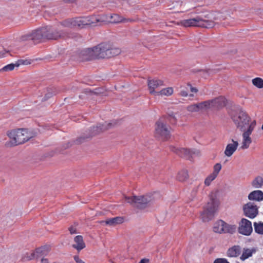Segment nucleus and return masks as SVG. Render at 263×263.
<instances>
[{
  "label": "nucleus",
  "instance_id": "f257e3e1",
  "mask_svg": "<svg viewBox=\"0 0 263 263\" xmlns=\"http://www.w3.org/2000/svg\"><path fill=\"white\" fill-rule=\"evenodd\" d=\"M61 23L57 27L46 26L32 31L30 37L32 40L41 41L45 40H58L69 37L68 33L62 29Z\"/></svg>",
  "mask_w": 263,
  "mask_h": 263
},
{
  "label": "nucleus",
  "instance_id": "f03ea898",
  "mask_svg": "<svg viewBox=\"0 0 263 263\" xmlns=\"http://www.w3.org/2000/svg\"><path fill=\"white\" fill-rule=\"evenodd\" d=\"M217 20L216 13L206 12L197 15L194 18L183 20L177 23L178 25L184 27H201L211 28L215 26Z\"/></svg>",
  "mask_w": 263,
  "mask_h": 263
},
{
  "label": "nucleus",
  "instance_id": "7ed1b4c3",
  "mask_svg": "<svg viewBox=\"0 0 263 263\" xmlns=\"http://www.w3.org/2000/svg\"><path fill=\"white\" fill-rule=\"evenodd\" d=\"M6 134L10 140L6 143L9 147L23 144L33 137L32 133L23 128L10 130L7 132Z\"/></svg>",
  "mask_w": 263,
  "mask_h": 263
},
{
  "label": "nucleus",
  "instance_id": "20e7f679",
  "mask_svg": "<svg viewBox=\"0 0 263 263\" xmlns=\"http://www.w3.org/2000/svg\"><path fill=\"white\" fill-rule=\"evenodd\" d=\"M218 191L216 190L212 192L210 194V201L201 214V218L203 221L207 222L211 220L214 217L215 213L217 211L220 204L218 198Z\"/></svg>",
  "mask_w": 263,
  "mask_h": 263
},
{
  "label": "nucleus",
  "instance_id": "39448f33",
  "mask_svg": "<svg viewBox=\"0 0 263 263\" xmlns=\"http://www.w3.org/2000/svg\"><path fill=\"white\" fill-rule=\"evenodd\" d=\"M98 59H109L118 55L121 52L120 48L109 43H102L96 46Z\"/></svg>",
  "mask_w": 263,
  "mask_h": 263
},
{
  "label": "nucleus",
  "instance_id": "423d86ee",
  "mask_svg": "<svg viewBox=\"0 0 263 263\" xmlns=\"http://www.w3.org/2000/svg\"><path fill=\"white\" fill-rule=\"evenodd\" d=\"M230 116L235 125L240 130H245L252 122L250 117L241 109L232 111Z\"/></svg>",
  "mask_w": 263,
  "mask_h": 263
},
{
  "label": "nucleus",
  "instance_id": "0eeeda50",
  "mask_svg": "<svg viewBox=\"0 0 263 263\" xmlns=\"http://www.w3.org/2000/svg\"><path fill=\"white\" fill-rule=\"evenodd\" d=\"M153 201L150 196L126 197L125 201L138 209H144Z\"/></svg>",
  "mask_w": 263,
  "mask_h": 263
},
{
  "label": "nucleus",
  "instance_id": "6e6552de",
  "mask_svg": "<svg viewBox=\"0 0 263 263\" xmlns=\"http://www.w3.org/2000/svg\"><path fill=\"white\" fill-rule=\"evenodd\" d=\"M171 128L166 124L159 120L156 123L155 136L162 140L165 141L171 137Z\"/></svg>",
  "mask_w": 263,
  "mask_h": 263
},
{
  "label": "nucleus",
  "instance_id": "1a4fd4ad",
  "mask_svg": "<svg viewBox=\"0 0 263 263\" xmlns=\"http://www.w3.org/2000/svg\"><path fill=\"white\" fill-rule=\"evenodd\" d=\"M87 21L86 16L76 17L63 21L61 22V26L67 28L78 27L83 28L87 26Z\"/></svg>",
  "mask_w": 263,
  "mask_h": 263
},
{
  "label": "nucleus",
  "instance_id": "9d476101",
  "mask_svg": "<svg viewBox=\"0 0 263 263\" xmlns=\"http://www.w3.org/2000/svg\"><path fill=\"white\" fill-rule=\"evenodd\" d=\"M256 125V122L255 120H253V121L250 123L249 126L247 127V130H242L243 132L242 134V142L240 147L242 149H246L249 147L252 142L250 135L255 127Z\"/></svg>",
  "mask_w": 263,
  "mask_h": 263
},
{
  "label": "nucleus",
  "instance_id": "9b49d317",
  "mask_svg": "<svg viewBox=\"0 0 263 263\" xmlns=\"http://www.w3.org/2000/svg\"><path fill=\"white\" fill-rule=\"evenodd\" d=\"M238 233L241 235L249 236L253 232L252 222L246 218H242L238 222L237 228Z\"/></svg>",
  "mask_w": 263,
  "mask_h": 263
},
{
  "label": "nucleus",
  "instance_id": "f8f14e48",
  "mask_svg": "<svg viewBox=\"0 0 263 263\" xmlns=\"http://www.w3.org/2000/svg\"><path fill=\"white\" fill-rule=\"evenodd\" d=\"M96 46L82 50L79 54L80 58L83 61H91L98 59Z\"/></svg>",
  "mask_w": 263,
  "mask_h": 263
},
{
  "label": "nucleus",
  "instance_id": "ddd939ff",
  "mask_svg": "<svg viewBox=\"0 0 263 263\" xmlns=\"http://www.w3.org/2000/svg\"><path fill=\"white\" fill-rule=\"evenodd\" d=\"M244 215L251 219L255 218L258 214V208L254 203L248 202L243 206Z\"/></svg>",
  "mask_w": 263,
  "mask_h": 263
},
{
  "label": "nucleus",
  "instance_id": "4468645a",
  "mask_svg": "<svg viewBox=\"0 0 263 263\" xmlns=\"http://www.w3.org/2000/svg\"><path fill=\"white\" fill-rule=\"evenodd\" d=\"M170 149L181 157L189 159L192 158L193 156L195 154V152L193 150L185 148L177 147L174 146H171Z\"/></svg>",
  "mask_w": 263,
  "mask_h": 263
},
{
  "label": "nucleus",
  "instance_id": "2eb2a0df",
  "mask_svg": "<svg viewBox=\"0 0 263 263\" xmlns=\"http://www.w3.org/2000/svg\"><path fill=\"white\" fill-rule=\"evenodd\" d=\"M164 85V82L159 79H152L148 80V87L150 94L157 96L158 91L155 90L158 87Z\"/></svg>",
  "mask_w": 263,
  "mask_h": 263
},
{
  "label": "nucleus",
  "instance_id": "dca6fc26",
  "mask_svg": "<svg viewBox=\"0 0 263 263\" xmlns=\"http://www.w3.org/2000/svg\"><path fill=\"white\" fill-rule=\"evenodd\" d=\"M205 102L208 103L207 104V109L212 107L220 108L226 105V99L223 97H219L211 100L205 101Z\"/></svg>",
  "mask_w": 263,
  "mask_h": 263
},
{
  "label": "nucleus",
  "instance_id": "f3484780",
  "mask_svg": "<svg viewBox=\"0 0 263 263\" xmlns=\"http://www.w3.org/2000/svg\"><path fill=\"white\" fill-rule=\"evenodd\" d=\"M48 249L47 247L44 246L37 248L35 251L32 252L29 256L28 259L31 260L34 259H38L45 255L48 253Z\"/></svg>",
  "mask_w": 263,
  "mask_h": 263
},
{
  "label": "nucleus",
  "instance_id": "a211bd4d",
  "mask_svg": "<svg viewBox=\"0 0 263 263\" xmlns=\"http://www.w3.org/2000/svg\"><path fill=\"white\" fill-rule=\"evenodd\" d=\"M231 143H228L226 147L224 153L227 157H231L236 152L238 146V142L233 139L231 140Z\"/></svg>",
  "mask_w": 263,
  "mask_h": 263
},
{
  "label": "nucleus",
  "instance_id": "6ab92c4d",
  "mask_svg": "<svg viewBox=\"0 0 263 263\" xmlns=\"http://www.w3.org/2000/svg\"><path fill=\"white\" fill-rule=\"evenodd\" d=\"M72 247L78 252L84 249L86 247V244L84 241L83 236L81 235H77L74 237Z\"/></svg>",
  "mask_w": 263,
  "mask_h": 263
},
{
  "label": "nucleus",
  "instance_id": "aec40b11",
  "mask_svg": "<svg viewBox=\"0 0 263 263\" xmlns=\"http://www.w3.org/2000/svg\"><path fill=\"white\" fill-rule=\"evenodd\" d=\"M207 104L208 103L205 102V101L191 104L186 107L187 111L190 112H198L202 110L207 109Z\"/></svg>",
  "mask_w": 263,
  "mask_h": 263
},
{
  "label": "nucleus",
  "instance_id": "412c9836",
  "mask_svg": "<svg viewBox=\"0 0 263 263\" xmlns=\"http://www.w3.org/2000/svg\"><path fill=\"white\" fill-rule=\"evenodd\" d=\"M123 222L124 218L120 216L108 218L105 220L98 221V222L101 224L105 223L106 225H108L109 226H115L117 224L122 223Z\"/></svg>",
  "mask_w": 263,
  "mask_h": 263
},
{
  "label": "nucleus",
  "instance_id": "4be33fe9",
  "mask_svg": "<svg viewBox=\"0 0 263 263\" xmlns=\"http://www.w3.org/2000/svg\"><path fill=\"white\" fill-rule=\"evenodd\" d=\"M108 17L109 18V22L111 23H126L133 21L130 18H124L117 14H110Z\"/></svg>",
  "mask_w": 263,
  "mask_h": 263
},
{
  "label": "nucleus",
  "instance_id": "5701e85b",
  "mask_svg": "<svg viewBox=\"0 0 263 263\" xmlns=\"http://www.w3.org/2000/svg\"><path fill=\"white\" fill-rule=\"evenodd\" d=\"M241 248L239 245H235L230 248L227 252V255L230 257H238L241 253Z\"/></svg>",
  "mask_w": 263,
  "mask_h": 263
},
{
  "label": "nucleus",
  "instance_id": "b1692460",
  "mask_svg": "<svg viewBox=\"0 0 263 263\" xmlns=\"http://www.w3.org/2000/svg\"><path fill=\"white\" fill-rule=\"evenodd\" d=\"M223 234L233 235L237 230V226L235 224H231L224 221Z\"/></svg>",
  "mask_w": 263,
  "mask_h": 263
},
{
  "label": "nucleus",
  "instance_id": "393cba45",
  "mask_svg": "<svg viewBox=\"0 0 263 263\" xmlns=\"http://www.w3.org/2000/svg\"><path fill=\"white\" fill-rule=\"evenodd\" d=\"M224 221L221 219L216 221L213 225V232L220 234H223Z\"/></svg>",
  "mask_w": 263,
  "mask_h": 263
},
{
  "label": "nucleus",
  "instance_id": "a878e982",
  "mask_svg": "<svg viewBox=\"0 0 263 263\" xmlns=\"http://www.w3.org/2000/svg\"><path fill=\"white\" fill-rule=\"evenodd\" d=\"M256 252V250L254 248H243L242 252V254L240 257V259L242 261H244L248 258L251 257L253 253Z\"/></svg>",
  "mask_w": 263,
  "mask_h": 263
},
{
  "label": "nucleus",
  "instance_id": "bb28decb",
  "mask_svg": "<svg viewBox=\"0 0 263 263\" xmlns=\"http://www.w3.org/2000/svg\"><path fill=\"white\" fill-rule=\"evenodd\" d=\"M248 198L257 201L263 200V192L259 190L253 191L249 195Z\"/></svg>",
  "mask_w": 263,
  "mask_h": 263
},
{
  "label": "nucleus",
  "instance_id": "cd10ccee",
  "mask_svg": "<svg viewBox=\"0 0 263 263\" xmlns=\"http://www.w3.org/2000/svg\"><path fill=\"white\" fill-rule=\"evenodd\" d=\"M174 92L173 88L172 87H168L167 88H163L160 91H158L157 94V96H170Z\"/></svg>",
  "mask_w": 263,
  "mask_h": 263
},
{
  "label": "nucleus",
  "instance_id": "c85d7f7f",
  "mask_svg": "<svg viewBox=\"0 0 263 263\" xmlns=\"http://www.w3.org/2000/svg\"><path fill=\"white\" fill-rule=\"evenodd\" d=\"M252 184L255 188H260L263 185V178L260 176H257L253 180Z\"/></svg>",
  "mask_w": 263,
  "mask_h": 263
},
{
  "label": "nucleus",
  "instance_id": "c756f323",
  "mask_svg": "<svg viewBox=\"0 0 263 263\" xmlns=\"http://www.w3.org/2000/svg\"><path fill=\"white\" fill-rule=\"evenodd\" d=\"M253 225L255 233L263 235V222L261 221L255 222Z\"/></svg>",
  "mask_w": 263,
  "mask_h": 263
},
{
  "label": "nucleus",
  "instance_id": "7c9ffc66",
  "mask_svg": "<svg viewBox=\"0 0 263 263\" xmlns=\"http://www.w3.org/2000/svg\"><path fill=\"white\" fill-rule=\"evenodd\" d=\"M86 18H87V20L88 21L87 23V26L95 24L98 22L101 21L99 16L96 15L87 16H86Z\"/></svg>",
  "mask_w": 263,
  "mask_h": 263
},
{
  "label": "nucleus",
  "instance_id": "2f4dec72",
  "mask_svg": "<svg viewBox=\"0 0 263 263\" xmlns=\"http://www.w3.org/2000/svg\"><path fill=\"white\" fill-rule=\"evenodd\" d=\"M189 177L188 173L186 170L180 171L177 176V179L180 181H184Z\"/></svg>",
  "mask_w": 263,
  "mask_h": 263
},
{
  "label": "nucleus",
  "instance_id": "473e14b6",
  "mask_svg": "<svg viewBox=\"0 0 263 263\" xmlns=\"http://www.w3.org/2000/svg\"><path fill=\"white\" fill-rule=\"evenodd\" d=\"M252 84L258 88H263V79L260 78H255L252 81Z\"/></svg>",
  "mask_w": 263,
  "mask_h": 263
},
{
  "label": "nucleus",
  "instance_id": "72a5a7b5",
  "mask_svg": "<svg viewBox=\"0 0 263 263\" xmlns=\"http://www.w3.org/2000/svg\"><path fill=\"white\" fill-rule=\"evenodd\" d=\"M217 176L213 173L210 174L204 180V184L206 186H209L211 182L215 179Z\"/></svg>",
  "mask_w": 263,
  "mask_h": 263
},
{
  "label": "nucleus",
  "instance_id": "f704fd0d",
  "mask_svg": "<svg viewBox=\"0 0 263 263\" xmlns=\"http://www.w3.org/2000/svg\"><path fill=\"white\" fill-rule=\"evenodd\" d=\"M15 67H16V62L15 63H11L3 67L2 69H0V71H12L14 69Z\"/></svg>",
  "mask_w": 263,
  "mask_h": 263
},
{
  "label": "nucleus",
  "instance_id": "c9c22d12",
  "mask_svg": "<svg viewBox=\"0 0 263 263\" xmlns=\"http://www.w3.org/2000/svg\"><path fill=\"white\" fill-rule=\"evenodd\" d=\"M221 168H222V166L220 163H216L213 166V171L212 173L217 176L219 173L221 171Z\"/></svg>",
  "mask_w": 263,
  "mask_h": 263
},
{
  "label": "nucleus",
  "instance_id": "e433bc0d",
  "mask_svg": "<svg viewBox=\"0 0 263 263\" xmlns=\"http://www.w3.org/2000/svg\"><path fill=\"white\" fill-rule=\"evenodd\" d=\"M16 67H17L20 66V65H29L31 64V62L30 60H23V59L18 60L17 62H16Z\"/></svg>",
  "mask_w": 263,
  "mask_h": 263
},
{
  "label": "nucleus",
  "instance_id": "4c0bfd02",
  "mask_svg": "<svg viewBox=\"0 0 263 263\" xmlns=\"http://www.w3.org/2000/svg\"><path fill=\"white\" fill-rule=\"evenodd\" d=\"M214 263H230L226 258H217L216 259Z\"/></svg>",
  "mask_w": 263,
  "mask_h": 263
},
{
  "label": "nucleus",
  "instance_id": "58836bf2",
  "mask_svg": "<svg viewBox=\"0 0 263 263\" xmlns=\"http://www.w3.org/2000/svg\"><path fill=\"white\" fill-rule=\"evenodd\" d=\"M73 259L76 263H85L84 261L80 258L79 255H74Z\"/></svg>",
  "mask_w": 263,
  "mask_h": 263
},
{
  "label": "nucleus",
  "instance_id": "ea45409f",
  "mask_svg": "<svg viewBox=\"0 0 263 263\" xmlns=\"http://www.w3.org/2000/svg\"><path fill=\"white\" fill-rule=\"evenodd\" d=\"M68 230L71 234H76L77 230L76 227L71 226L68 228Z\"/></svg>",
  "mask_w": 263,
  "mask_h": 263
},
{
  "label": "nucleus",
  "instance_id": "a19ab883",
  "mask_svg": "<svg viewBox=\"0 0 263 263\" xmlns=\"http://www.w3.org/2000/svg\"><path fill=\"white\" fill-rule=\"evenodd\" d=\"M187 86L190 87L191 91L193 92H197L198 89L196 88L193 87L190 84H187Z\"/></svg>",
  "mask_w": 263,
  "mask_h": 263
},
{
  "label": "nucleus",
  "instance_id": "79ce46f5",
  "mask_svg": "<svg viewBox=\"0 0 263 263\" xmlns=\"http://www.w3.org/2000/svg\"><path fill=\"white\" fill-rule=\"evenodd\" d=\"M180 95L182 97H187L188 96V93L185 90H181L180 92Z\"/></svg>",
  "mask_w": 263,
  "mask_h": 263
},
{
  "label": "nucleus",
  "instance_id": "37998d69",
  "mask_svg": "<svg viewBox=\"0 0 263 263\" xmlns=\"http://www.w3.org/2000/svg\"><path fill=\"white\" fill-rule=\"evenodd\" d=\"M149 261L148 259L146 258H143L142 259L139 263H147Z\"/></svg>",
  "mask_w": 263,
  "mask_h": 263
},
{
  "label": "nucleus",
  "instance_id": "c03bdc74",
  "mask_svg": "<svg viewBox=\"0 0 263 263\" xmlns=\"http://www.w3.org/2000/svg\"><path fill=\"white\" fill-rule=\"evenodd\" d=\"M6 52L5 51H1L0 52V59L4 57L5 54H6Z\"/></svg>",
  "mask_w": 263,
  "mask_h": 263
},
{
  "label": "nucleus",
  "instance_id": "a18cd8bd",
  "mask_svg": "<svg viewBox=\"0 0 263 263\" xmlns=\"http://www.w3.org/2000/svg\"><path fill=\"white\" fill-rule=\"evenodd\" d=\"M41 262L42 263H48V260L47 259L42 258L41 259Z\"/></svg>",
  "mask_w": 263,
  "mask_h": 263
},
{
  "label": "nucleus",
  "instance_id": "49530a36",
  "mask_svg": "<svg viewBox=\"0 0 263 263\" xmlns=\"http://www.w3.org/2000/svg\"><path fill=\"white\" fill-rule=\"evenodd\" d=\"M66 3H73L75 0H64Z\"/></svg>",
  "mask_w": 263,
  "mask_h": 263
},
{
  "label": "nucleus",
  "instance_id": "de8ad7c7",
  "mask_svg": "<svg viewBox=\"0 0 263 263\" xmlns=\"http://www.w3.org/2000/svg\"><path fill=\"white\" fill-rule=\"evenodd\" d=\"M120 2H121L122 4L128 2L127 0H121V1H120Z\"/></svg>",
  "mask_w": 263,
  "mask_h": 263
}]
</instances>
